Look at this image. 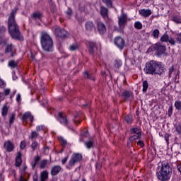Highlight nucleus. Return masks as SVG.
<instances>
[{"mask_svg":"<svg viewBox=\"0 0 181 181\" xmlns=\"http://www.w3.org/2000/svg\"><path fill=\"white\" fill-rule=\"evenodd\" d=\"M18 12V8H14L10 13L8 19V32L13 39L16 40H23V35L19 30V26L16 24L15 16Z\"/></svg>","mask_w":181,"mask_h":181,"instance_id":"1","label":"nucleus"},{"mask_svg":"<svg viewBox=\"0 0 181 181\" xmlns=\"http://www.w3.org/2000/svg\"><path fill=\"white\" fill-rule=\"evenodd\" d=\"M172 167H170L169 163L168 161H163L160 170L156 172V176L158 180L169 181L170 177H172Z\"/></svg>","mask_w":181,"mask_h":181,"instance_id":"2","label":"nucleus"},{"mask_svg":"<svg viewBox=\"0 0 181 181\" xmlns=\"http://www.w3.org/2000/svg\"><path fill=\"white\" fill-rule=\"evenodd\" d=\"M41 47L45 52L53 51V40L47 33H42L40 37Z\"/></svg>","mask_w":181,"mask_h":181,"instance_id":"3","label":"nucleus"},{"mask_svg":"<svg viewBox=\"0 0 181 181\" xmlns=\"http://www.w3.org/2000/svg\"><path fill=\"white\" fill-rule=\"evenodd\" d=\"M83 160V155L79 153H74L72 154L71 159L69 160L68 165V169H71V168H73L74 166L75 163H78V162H81V160Z\"/></svg>","mask_w":181,"mask_h":181,"instance_id":"4","label":"nucleus"},{"mask_svg":"<svg viewBox=\"0 0 181 181\" xmlns=\"http://www.w3.org/2000/svg\"><path fill=\"white\" fill-rule=\"evenodd\" d=\"M156 66V61H150L146 64L144 71L146 74H151L154 76L155 69Z\"/></svg>","mask_w":181,"mask_h":181,"instance_id":"5","label":"nucleus"},{"mask_svg":"<svg viewBox=\"0 0 181 181\" xmlns=\"http://www.w3.org/2000/svg\"><path fill=\"white\" fill-rule=\"evenodd\" d=\"M165 73V65L162 62H156V68L154 69V76H162Z\"/></svg>","mask_w":181,"mask_h":181,"instance_id":"6","label":"nucleus"},{"mask_svg":"<svg viewBox=\"0 0 181 181\" xmlns=\"http://www.w3.org/2000/svg\"><path fill=\"white\" fill-rule=\"evenodd\" d=\"M153 49L156 50L157 56H162L166 52V46L159 43L156 44Z\"/></svg>","mask_w":181,"mask_h":181,"instance_id":"7","label":"nucleus"},{"mask_svg":"<svg viewBox=\"0 0 181 181\" xmlns=\"http://www.w3.org/2000/svg\"><path fill=\"white\" fill-rule=\"evenodd\" d=\"M4 54H10L11 57L15 56V46L12 43H6L5 44V50Z\"/></svg>","mask_w":181,"mask_h":181,"instance_id":"8","label":"nucleus"},{"mask_svg":"<svg viewBox=\"0 0 181 181\" xmlns=\"http://www.w3.org/2000/svg\"><path fill=\"white\" fill-rule=\"evenodd\" d=\"M100 13L101 16L105 19V22L111 23V19L108 17V8L101 6L100 9Z\"/></svg>","mask_w":181,"mask_h":181,"instance_id":"9","label":"nucleus"},{"mask_svg":"<svg viewBox=\"0 0 181 181\" xmlns=\"http://www.w3.org/2000/svg\"><path fill=\"white\" fill-rule=\"evenodd\" d=\"M115 45L120 49V50H122L125 46V40L121 37H116L114 40Z\"/></svg>","mask_w":181,"mask_h":181,"instance_id":"10","label":"nucleus"},{"mask_svg":"<svg viewBox=\"0 0 181 181\" xmlns=\"http://www.w3.org/2000/svg\"><path fill=\"white\" fill-rule=\"evenodd\" d=\"M118 23L120 29H124L127 25V15L122 14L120 16H119Z\"/></svg>","mask_w":181,"mask_h":181,"instance_id":"11","label":"nucleus"},{"mask_svg":"<svg viewBox=\"0 0 181 181\" xmlns=\"http://www.w3.org/2000/svg\"><path fill=\"white\" fill-rule=\"evenodd\" d=\"M4 148L7 152H12L15 149V146L11 140H8L4 142Z\"/></svg>","mask_w":181,"mask_h":181,"instance_id":"12","label":"nucleus"},{"mask_svg":"<svg viewBox=\"0 0 181 181\" xmlns=\"http://www.w3.org/2000/svg\"><path fill=\"white\" fill-rule=\"evenodd\" d=\"M97 29L100 35H104V33L107 32V28H105V25L103 24V23L101 21L98 22Z\"/></svg>","mask_w":181,"mask_h":181,"instance_id":"13","label":"nucleus"},{"mask_svg":"<svg viewBox=\"0 0 181 181\" xmlns=\"http://www.w3.org/2000/svg\"><path fill=\"white\" fill-rule=\"evenodd\" d=\"M122 96L124 101H132V100H134V95L128 90L122 92Z\"/></svg>","mask_w":181,"mask_h":181,"instance_id":"14","label":"nucleus"},{"mask_svg":"<svg viewBox=\"0 0 181 181\" xmlns=\"http://www.w3.org/2000/svg\"><path fill=\"white\" fill-rule=\"evenodd\" d=\"M54 33L56 36H58V37H66V36H67V31L62 28H56Z\"/></svg>","mask_w":181,"mask_h":181,"instance_id":"15","label":"nucleus"},{"mask_svg":"<svg viewBox=\"0 0 181 181\" xmlns=\"http://www.w3.org/2000/svg\"><path fill=\"white\" fill-rule=\"evenodd\" d=\"M139 15H141V16H143L144 18H149V16L152 15V11L143 8L139 11Z\"/></svg>","mask_w":181,"mask_h":181,"instance_id":"16","label":"nucleus"},{"mask_svg":"<svg viewBox=\"0 0 181 181\" xmlns=\"http://www.w3.org/2000/svg\"><path fill=\"white\" fill-rule=\"evenodd\" d=\"M62 171V166L60 165H54L52 168H51V175L52 176H56L57 175H59V173H60V172Z\"/></svg>","mask_w":181,"mask_h":181,"instance_id":"17","label":"nucleus"},{"mask_svg":"<svg viewBox=\"0 0 181 181\" xmlns=\"http://www.w3.org/2000/svg\"><path fill=\"white\" fill-rule=\"evenodd\" d=\"M97 52V44L93 42H89V53L92 56H94V53Z\"/></svg>","mask_w":181,"mask_h":181,"instance_id":"18","label":"nucleus"},{"mask_svg":"<svg viewBox=\"0 0 181 181\" xmlns=\"http://www.w3.org/2000/svg\"><path fill=\"white\" fill-rule=\"evenodd\" d=\"M58 121L60 122V124H62L63 125H67V119L63 116L62 112L58 113Z\"/></svg>","mask_w":181,"mask_h":181,"instance_id":"19","label":"nucleus"},{"mask_svg":"<svg viewBox=\"0 0 181 181\" xmlns=\"http://www.w3.org/2000/svg\"><path fill=\"white\" fill-rule=\"evenodd\" d=\"M40 181H47L49 179V173L46 170L42 171L40 175Z\"/></svg>","mask_w":181,"mask_h":181,"instance_id":"20","label":"nucleus"},{"mask_svg":"<svg viewBox=\"0 0 181 181\" xmlns=\"http://www.w3.org/2000/svg\"><path fill=\"white\" fill-rule=\"evenodd\" d=\"M22 165V154L21 153H18V156L16 158L15 165L16 168H19Z\"/></svg>","mask_w":181,"mask_h":181,"instance_id":"21","label":"nucleus"},{"mask_svg":"<svg viewBox=\"0 0 181 181\" xmlns=\"http://www.w3.org/2000/svg\"><path fill=\"white\" fill-rule=\"evenodd\" d=\"M86 30H88V32H91L94 29V23L91 21H88L86 23Z\"/></svg>","mask_w":181,"mask_h":181,"instance_id":"22","label":"nucleus"},{"mask_svg":"<svg viewBox=\"0 0 181 181\" xmlns=\"http://www.w3.org/2000/svg\"><path fill=\"white\" fill-rule=\"evenodd\" d=\"M136 144V136L134 135L130 136L129 141L127 143V145H132V146H135Z\"/></svg>","mask_w":181,"mask_h":181,"instance_id":"23","label":"nucleus"},{"mask_svg":"<svg viewBox=\"0 0 181 181\" xmlns=\"http://www.w3.org/2000/svg\"><path fill=\"white\" fill-rule=\"evenodd\" d=\"M18 63L19 62L15 60H11L8 62V67H11V69H15V67H18Z\"/></svg>","mask_w":181,"mask_h":181,"instance_id":"24","label":"nucleus"},{"mask_svg":"<svg viewBox=\"0 0 181 181\" xmlns=\"http://www.w3.org/2000/svg\"><path fill=\"white\" fill-rule=\"evenodd\" d=\"M122 66V62L119 59H116L114 63V68L115 69H119Z\"/></svg>","mask_w":181,"mask_h":181,"instance_id":"25","label":"nucleus"},{"mask_svg":"<svg viewBox=\"0 0 181 181\" xmlns=\"http://www.w3.org/2000/svg\"><path fill=\"white\" fill-rule=\"evenodd\" d=\"M84 144L87 149H91V148L94 146V142H93L92 141H85Z\"/></svg>","mask_w":181,"mask_h":181,"instance_id":"26","label":"nucleus"},{"mask_svg":"<svg viewBox=\"0 0 181 181\" xmlns=\"http://www.w3.org/2000/svg\"><path fill=\"white\" fill-rule=\"evenodd\" d=\"M159 30L158 29H155L152 34H151V36H153V39H158L159 37Z\"/></svg>","mask_w":181,"mask_h":181,"instance_id":"27","label":"nucleus"},{"mask_svg":"<svg viewBox=\"0 0 181 181\" xmlns=\"http://www.w3.org/2000/svg\"><path fill=\"white\" fill-rule=\"evenodd\" d=\"M83 76H84V78H89V80H93V81L94 80H95L94 76H92L91 74H88V72L87 71H85L83 73Z\"/></svg>","mask_w":181,"mask_h":181,"instance_id":"28","label":"nucleus"},{"mask_svg":"<svg viewBox=\"0 0 181 181\" xmlns=\"http://www.w3.org/2000/svg\"><path fill=\"white\" fill-rule=\"evenodd\" d=\"M102 2H103L107 8H112V1L111 0H102Z\"/></svg>","mask_w":181,"mask_h":181,"instance_id":"29","label":"nucleus"},{"mask_svg":"<svg viewBox=\"0 0 181 181\" xmlns=\"http://www.w3.org/2000/svg\"><path fill=\"white\" fill-rule=\"evenodd\" d=\"M170 37L169 35L168 34H164L161 37H160V42H168L169 41Z\"/></svg>","mask_w":181,"mask_h":181,"instance_id":"30","label":"nucleus"},{"mask_svg":"<svg viewBox=\"0 0 181 181\" xmlns=\"http://www.w3.org/2000/svg\"><path fill=\"white\" fill-rule=\"evenodd\" d=\"M78 49V45L77 44H72L69 46V50L71 52H74V50H77Z\"/></svg>","mask_w":181,"mask_h":181,"instance_id":"31","label":"nucleus"},{"mask_svg":"<svg viewBox=\"0 0 181 181\" xmlns=\"http://www.w3.org/2000/svg\"><path fill=\"white\" fill-rule=\"evenodd\" d=\"M31 148L33 149V151H36V149H37V148H39V143H37V141H34L31 144Z\"/></svg>","mask_w":181,"mask_h":181,"instance_id":"32","label":"nucleus"},{"mask_svg":"<svg viewBox=\"0 0 181 181\" xmlns=\"http://www.w3.org/2000/svg\"><path fill=\"white\" fill-rule=\"evenodd\" d=\"M124 121L127 123V124H131V122H132V117L131 115H126L124 117Z\"/></svg>","mask_w":181,"mask_h":181,"instance_id":"33","label":"nucleus"},{"mask_svg":"<svg viewBox=\"0 0 181 181\" xmlns=\"http://www.w3.org/2000/svg\"><path fill=\"white\" fill-rule=\"evenodd\" d=\"M50 9L52 13H56V5L52 1H50Z\"/></svg>","mask_w":181,"mask_h":181,"instance_id":"34","label":"nucleus"},{"mask_svg":"<svg viewBox=\"0 0 181 181\" xmlns=\"http://www.w3.org/2000/svg\"><path fill=\"white\" fill-rule=\"evenodd\" d=\"M30 117V112H25V113L23 114V115H22V120L25 122Z\"/></svg>","mask_w":181,"mask_h":181,"instance_id":"35","label":"nucleus"},{"mask_svg":"<svg viewBox=\"0 0 181 181\" xmlns=\"http://www.w3.org/2000/svg\"><path fill=\"white\" fill-rule=\"evenodd\" d=\"M46 165H47V160H42L40 162V169H45L46 168Z\"/></svg>","mask_w":181,"mask_h":181,"instance_id":"36","label":"nucleus"},{"mask_svg":"<svg viewBox=\"0 0 181 181\" xmlns=\"http://www.w3.org/2000/svg\"><path fill=\"white\" fill-rule=\"evenodd\" d=\"M42 13H40V12L34 13L33 14V18H34V19H40Z\"/></svg>","mask_w":181,"mask_h":181,"instance_id":"37","label":"nucleus"},{"mask_svg":"<svg viewBox=\"0 0 181 181\" xmlns=\"http://www.w3.org/2000/svg\"><path fill=\"white\" fill-rule=\"evenodd\" d=\"M148 81H145L144 82H143V91L144 93H146V90H148Z\"/></svg>","mask_w":181,"mask_h":181,"instance_id":"38","label":"nucleus"},{"mask_svg":"<svg viewBox=\"0 0 181 181\" xmlns=\"http://www.w3.org/2000/svg\"><path fill=\"white\" fill-rule=\"evenodd\" d=\"M1 114H2L3 117H5L8 114V107L7 106H4L3 107Z\"/></svg>","mask_w":181,"mask_h":181,"instance_id":"39","label":"nucleus"},{"mask_svg":"<svg viewBox=\"0 0 181 181\" xmlns=\"http://www.w3.org/2000/svg\"><path fill=\"white\" fill-rule=\"evenodd\" d=\"M39 136V134H37L36 132H32L31 136H30V139H35V138H37Z\"/></svg>","mask_w":181,"mask_h":181,"instance_id":"40","label":"nucleus"},{"mask_svg":"<svg viewBox=\"0 0 181 181\" xmlns=\"http://www.w3.org/2000/svg\"><path fill=\"white\" fill-rule=\"evenodd\" d=\"M175 107L176 110H181V102L180 101H175Z\"/></svg>","mask_w":181,"mask_h":181,"instance_id":"41","label":"nucleus"},{"mask_svg":"<svg viewBox=\"0 0 181 181\" xmlns=\"http://www.w3.org/2000/svg\"><path fill=\"white\" fill-rule=\"evenodd\" d=\"M59 140L63 146H64L65 145H67V141H66V139H63V137H59Z\"/></svg>","mask_w":181,"mask_h":181,"instance_id":"42","label":"nucleus"},{"mask_svg":"<svg viewBox=\"0 0 181 181\" xmlns=\"http://www.w3.org/2000/svg\"><path fill=\"white\" fill-rule=\"evenodd\" d=\"M174 71H175V67L174 66H171L169 69L168 77H172Z\"/></svg>","mask_w":181,"mask_h":181,"instance_id":"43","label":"nucleus"},{"mask_svg":"<svg viewBox=\"0 0 181 181\" xmlns=\"http://www.w3.org/2000/svg\"><path fill=\"white\" fill-rule=\"evenodd\" d=\"M13 121H15V113L11 114L9 117V123L10 124H13Z\"/></svg>","mask_w":181,"mask_h":181,"instance_id":"44","label":"nucleus"},{"mask_svg":"<svg viewBox=\"0 0 181 181\" xmlns=\"http://www.w3.org/2000/svg\"><path fill=\"white\" fill-rule=\"evenodd\" d=\"M6 86V83H5V81L0 78V88H5Z\"/></svg>","mask_w":181,"mask_h":181,"instance_id":"45","label":"nucleus"},{"mask_svg":"<svg viewBox=\"0 0 181 181\" xmlns=\"http://www.w3.org/2000/svg\"><path fill=\"white\" fill-rule=\"evenodd\" d=\"M20 148L21 149H25L26 148V141H22L20 144Z\"/></svg>","mask_w":181,"mask_h":181,"instance_id":"46","label":"nucleus"},{"mask_svg":"<svg viewBox=\"0 0 181 181\" xmlns=\"http://www.w3.org/2000/svg\"><path fill=\"white\" fill-rule=\"evenodd\" d=\"M10 93H11V89H9V88H4V93H3V94H4V96L6 97V95H8V94H10Z\"/></svg>","mask_w":181,"mask_h":181,"instance_id":"47","label":"nucleus"},{"mask_svg":"<svg viewBox=\"0 0 181 181\" xmlns=\"http://www.w3.org/2000/svg\"><path fill=\"white\" fill-rule=\"evenodd\" d=\"M168 42L171 44L172 46H175L176 45V41L175 40V39H173L170 37L168 39Z\"/></svg>","mask_w":181,"mask_h":181,"instance_id":"48","label":"nucleus"},{"mask_svg":"<svg viewBox=\"0 0 181 181\" xmlns=\"http://www.w3.org/2000/svg\"><path fill=\"white\" fill-rule=\"evenodd\" d=\"M5 32H6V28L4 26L0 27V36H1V35H4Z\"/></svg>","mask_w":181,"mask_h":181,"instance_id":"49","label":"nucleus"},{"mask_svg":"<svg viewBox=\"0 0 181 181\" xmlns=\"http://www.w3.org/2000/svg\"><path fill=\"white\" fill-rule=\"evenodd\" d=\"M137 145L139 146H140L141 148H144V146H145V143H144V141H142V140H139L137 141Z\"/></svg>","mask_w":181,"mask_h":181,"instance_id":"50","label":"nucleus"},{"mask_svg":"<svg viewBox=\"0 0 181 181\" xmlns=\"http://www.w3.org/2000/svg\"><path fill=\"white\" fill-rule=\"evenodd\" d=\"M176 131L177 134H179V135H181V124H179L178 125H177Z\"/></svg>","mask_w":181,"mask_h":181,"instance_id":"51","label":"nucleus"},{"mask_svg":"<svg viewBox=\"0 0 181 181\" xmlns=\"http://www.w3.org/2000/svg\"><path fill=\"white\" fill-rule=\"evenodd\" d=\"M173 21L175 22V23H181L180 18H179L178 17H176V16H175L173 18Z\"/></svg>","mask_w":181,"mask_h":181,"instance_id":"52","label":"nucleus"},{"mask_svg":"<svg viewBox=\"0 0 181 181\" xmlns=\"http://www.w3.org/2000/svg\"><path fill=\"white\" fill-rule=\"evenodd\" d=\"M136 29H142V23L141 22H136Z\"/></svg>","mask_w":181,"mask_h":181,"instance_id":"53","label":"nucleus"},{"mask_svg":"<svg viewBox=\"0 0 181 181\" xmlns=\"http://www.w3.org/2000/svg\"><path fill=\"white\" fill-rule=\"evenodd\" d=\"M176 40L181 45V34L177 35Z\"/></svg>","mask_w":181,"mask_h":181,"instance_id":"54","label":"nucleus"},{"mask_svg":"<svg viewBox=\"0 0 181 181\" xmlns=\"http://www.w3.org/2000/svg\"><path fill=\"white\" fill-rule=\"evenodd\" d=\"M69 159V157L68 156H66V157H65L64 158H63L62 160V165H64L65 163H66V162H67V160Z\"/></svg>","mask_w":181,"mask_h":181,"instance_id":"55","label":"nucleus"},{"mask_svg":"<svg viewBox=\"0 0 181 181\" xmlns=\"http://www.w3.org/2000/svg\"><path fill=\"white\" fill-rule=\"evenodd\" d=\"M18 181H28V180H26V178H25V177L23 175H21L19 180Z\"/></svg>","mask_w":181,"mask_h":181,"instance_id":"56","label":"nucleus"},{"mask_svg":"<svg viewBox=\"0 0 181 181\" xmlns=\"http://www.w3.org/2000/svg\"><path fill=\"white\" fill-rule=\"evenodd\" d=\"M39 160H40V156H37L36 157L34 158V162H36L37 163Z\"/></svg>","mask_w":181,"mask_h":181,"instance_id":"57","label":"nucleus"},{"mask_svg":"<svg viewBox=\"0 0 181 181\" xmlns=\"http://www.w3.org/2000/svg\"><path fill=\"white\" fill-rule=\"evenodd\" d=\"M141 136H142V133H141V132H137V134H136V139H141Z\"/></svg>","mask_w":181,"mask_h":181,"instance_id":"58","label":"nucleus"},{"mask_svg":"<svg viewBox=\"0 0 181 181\" xmlns=\"http://www.w3.org/2000/svg\"><path fill=\"white\" fill-rule=\"evenodd\" d=\"M16 101L18 102V103H20V101H21V94H17V96H16Z\"/></svg>","mask_w":181,"mask_h":181,"instance_id":"59","label":"nucleus"},{"mask_svg":"<svg viewBox=\"0 0 181 181\" xmlns=\"http://www.w3.org/2000/svg\"><path fill=\"white\" fill-rule=\"evenodd\" d=\"M71 13H72L71 9L69 8L66 11V14H68L69 16H71Z\"/></svg>","mask_w":181,"mask_h":181,"instance_id":"60","label":"nucleus"},{"mask_svg":"<svg viewBox=\"0 0 181 181\" xmlns=\"http://www.w3.org/2000/svg\"><path fill=\"white\" fill-rule=\"evenodd\" d=\"M42 129H43V126H37V127H36V130H37V132L42 131Z\"/></svg>","mask_w":181,"mask_h":181,"instance_id":"61","label":"nucleus"},{"mask_svg":"<svg viewBox=\"0 0 181 181\" xmlns=\"http://www.w3.org/2000/svg\"><path fill=\"white\" fill-rule=\"evenodd\" d=\"M36 165H37V163L35 161H33L32 163H31V166L33 168V169H35V168H36Z\"/></svg>","mask_w":181,"mask_h":181,"instance_id":"62","label":"nucleus"},{"mask_svg":"<svg viewBox=\"0 0 181 181\" xmlns=\"http://www.w3.org/2000/svg\"><path fill=\"white\" fill-rule=\"evenodd\" d=\"M83 136L87 137L88 136V131H85L83 134Z\"/></svg>","mask_w":181,"mask_h":181,"instance_id":"63","label":"nucleus"},{"mask_svg":"<svg viewBox=\"0 0 181 181\" xmlns=\"http://www.w3.org/2000/svg\"><path fill=\"white\" fill-rule=\"evenodd\" d=\"M33 181H37V175H33Z\"/></svg>","mask_w":181,"mask_h":181,"instance_id":"64","label":"nucleus"}]
</instances>
